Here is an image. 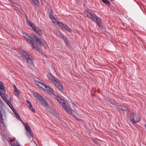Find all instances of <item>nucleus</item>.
<instances>
[{
	"label": "nucleus",
	"instance_id": "f257e3e1",
	"mask_svg": "<svg viewBox=\"0 0 146 146\" xmlns=\"http://www.w3.org/2000/svg\"><path fill=\"white\" fill-rule=\"evenodd\" d=\"M55 96L58 102L62 105L66 112L69 114H72L73 110L71 108L70 105L69 104H66L64 100L58 96L56 95Z\"/></svg>",
	"mask_w": 146,
	"mask_h": 146
},
{
	"label": "nucleus",
	"instance_id": "f03ea898",
	"mask_svg": "<svg viewBox=\"0 0 146 146\" xmlns=\"http://www.w3.org/2000/svg\"><path fill=\"white\" fill-rule=\"evenodd\" d=\"M85 13L88 18H90L94 21L96 22L97 23L98 26L101 29L103 27L101 24L100 19L97 17L94 13L88 10H86L85 11Z\"/></svg>",
	"mask_w": 146,
	"mask_h": 146
},
{
	"label": "nucleus",
	"instance_id": "7ed1b4c3",
	"mask_svg": "<svg viewBox=\"0 0 146 146\" xmlns=\"http://www.w3.org/2000/svg\"><path fill=\"white\" fill-rule=\"evenodd\" d=\"M20 51L21 53L23 54V56L25 58L27 64L29 65L30 64L31 65H33L34 59L31 55V54L23 50H21Z\"/></svg>",
	"mask_w": 146,
	"mask_h": 146
},
{
	"label": "nucleus",
	"instance_id": "20e7f679",
	"mask_svg": "<svg viewBox=\"0 0 146 146\" xmlns=\"http://www.w3.org/2000/svg\"><path fill=\"white\" fill-rule=\"evenodd\" d=\"M140 120V117L136 113L134 112L131 114L130 120L132 123L135 124L138 122Z\"/></svg>",
	"mask_w": 146,
	"mask_h": 146
},
{
	"label": "nucleus",
	"instance_id": "39448f33",
	"mask_svg": "<svg viewBox=\"0 0 146 146\" xmlns=\"http://www.w3.org/2000/svg\"><path fill=\"white\" fill-rule=\"evenodd\" d=\"M56 24L62 29H64L66 31L69 32H71L72 31L71 29L68 26L61 22L59 21H57Z\"/></svg>",
	"mask_w": 146,
	"mask_h": 146
},
{
	"label": "nucleus",
	"instance_id": "423d86ee",
	"mask_svg": "<svg viewBox=\"0 0 146 146\" xmlns=\"http://www.w3.org/2000/svg\"><path fill=\"white\" fill-rule=\"evenodd\" d=\"M23 36L25 38V39L29 44H31V42L34 39L33 37H31L29 36L27 33L24 32L23 33Z\"/></svg>",
	"mask_w": 146,
	"mask_h": 146
},
{
	"label": "nucleus",
	"instance_id": "0eeeda50",
	"mask_svg": "<svg viewBox=\"0 0 146 146\" xmlns=\"http://www.w3.org/2000/svg\"><path fill=\"white\" fill-rule=\"evenodd\" d=\"M23 36L25 38V39L29 44H31V42L34 39L33 37H31L29 36L27 33L24 32L23 33Z\"/></svg>",
	"mask_w": 146,
	"mask_h": 146
},
{
	"label": "nucleus",
	"instance_id": "6e6552de",
	"mask_svg": "<svg viewBox=\"0 0 146 146\" xmlns=\"http://www.w3.org/2000/svg\"><path fill=\"white\" fill-rule=\"evenodd\" d=\"M5 93H2L1 91H0V95L3 100L11 108L13 111V109L12 108V107L13 109L14 110H15L13 108L11 103L9 101V100L7 99V97L5 95Z\"/></svg>",
	"mask_w": 146,
	"mask_h": 146
},
{
	"label": "nucleus",
	"instance_id": "1a4fd4ad",
	"mask_svg": "<svg viewBox=\"0 0 146 146\" xmlns=\"http://www.w3.org/2000/svg\"><path fill=\"white\" fill-rule=\"evenodd\" d=\"M53 84L60 91L62 92L64 91V89L62 86L61 83L58 80L57 81L54 80Z\"/></svg>",
	"mask_w": 146,
	"mask_h": 146
},
{
	"label": "nucleus",
	"instance_id": "9d476101",
	"mask_svg": "<svg viewBox=\"0 0 146 146\" xmlns=\"http://www.w3.org/2000/svg\"><path fill=\"white\" fill-rule=\"evenodd\" d=\"M25 129L26 130L27 134L28 137L30 138L31 137H33V134L31 130L30 127L28 125V124H27L25 126Z\"/></svg>",
	"mask_w": 146,
	"mask_h": 146
},
{
	"label": "nucleus",
	"instance_id": "9b49d317",
	"mask_svg": "<svg viewBox=\"0 0 146 146\" xmlns=\"http://www.w3.org/2000/svg\"><path fill=\"white\" fill-rule=\"evenodd\" d=\"M48 78V80H50L52 81V83H53V82L54 80L57 81L58 79L54 77L53 76L51 73H48L47 74Z\"/></svg>",
	"mask_w": 146,
	"mask_h": 146
},
{
	"label": "nucleus",
	"instance_id": "f8f14e48",
	"mask_svg": "<svg viewBox=\"0 0 146 146\" xmlns=\"http://www.w3.org/2000/svg\"><path fill=\"white\" fill-rule=\"evenodd\" d=\"M26 23L27 25L28 26L31 27L33 30L36 29V27H37L35 26V25L32 22H31L27 20L26 21Z\"/></svg>",
	"mask_w": 146,
	"mask_h": 146
},
{
	"label": "nucleus",
	"instance_id": "ddd939ff",
	"mask_svg": "<svg viewBox=\"0 0 146 146\" xmlns=\"http://www.w3.org/2000/svg\"><path fill=\"white\" fill-rule=\"evenodd\" d=\"M60 36L61 38L63 39L64 42L67 45L69 46L70 45V44L68 42L67 37L64 35H63L62 33H60Z\"/></svg>",
	"mask_w": 146,
	"mask_h": 146
},
{
	"label": "nucleus",
	"instance_id": "4468645a",
	"mask_svg": "<svg viewBox=\"0 0 146 146\" xmlns=\"http://www.w3.org/2000/svg\"><path fill=\"white\" fill-rule=\"evenodd\" d=\"M29 44L32 46L33 48L35 50L38 52L40 51L39 49L38 48V47L36 46V44H35V42L33 40L32 41V42H31V44Z\"/></svg>",
	"mask_w": 146,
	"mask_h": 146
},
{
	"label": "nucleus",
	"instance_id": "2eb2a0df",
	"mask_svg": "<svg viewBox=\"0 0 146 146\" xmlns=\"http://www.w3.org/2000/svg\"><path fill=\"white\" fill-rule=\"evenodd\" d=\"M29 44L32 46L33 48L35 50L38 52L40 51L39 49L38 48V47L36 46V44H35V42L33 40L32 41V42H31V44Z\"/></svg>",
	"mask_w": 146,
	"mask_h": 146
},
{
	"label": "nucleus",
	"instance_id": "dca6fc26",
	"mask_svg": "<svg viewBox=\"0 0 146 146\" xmlns=\"http://www.w3.org/2000/svg\"><path fill=\"white\" fill-rule=\"evenodd\" d=\"M34 38L35 40L37 42L40 44V45L42 46H44V45L42 42L40 40L39 38L37 36H34Z\"/></svg>",
	"mask_w": 146,
	"mask_h": 146
},
{
	"label": "nucleus",
	"instance_id": "f3484780",
	"mask_svg": "<svg viewBox=\"0 0 146 146\" xmlns=\"http://www.w3.org/2000/svg\"><path fill=\"white\" fill-rule=\"evenodd\" d=\"M40 103L42 105H44L46 108H47L48 104L44 98L42 99L40 101Z\"/></svg>",
	"mask_w": 146,
	"mask_h": 146
},
{
	"label": "nucleus",
	"instance_id": "a211bd4d",
	"mask_svg": "<svg viewBox=\"0 0 146 146\" xmlns=\"http://www.w3.org/2000/svg\"><path fill=\"white\" fill-rule=\"evenodd\" d=\"M34 31L39 36H42V33L40 28L37 27Z\"/></svg>",
	"mask_w": 146,
	"mask_h": 146
},
{
	"label": "nucleus",
	"instance_id": "6ab92c4d",
	"mask_svg": "<svg viewBox=\"0 0 146 146\" xmlns=\"http://www.w3.org/2000/svg\"><path fill=\"white\" fill-rule=\"evenodd\" d=\"M46 88V90L48 92L51 93L53 95H56V94L54 90L52 89L50 87L48 86V87Z\"/></svg>",
	"mask_w": 146,
	"mask_h": 146
},
{
	"label": "nucleus",
	"instance_id": "aec40b11",
	"mask_svg": "<svg viewBox=\"0 0 146 146\" xmlns=\"http://www.w3.org/2000/svg\"><path fill=\"white\" fill-rule=\"evenodd\" d=\"M34 95L37 98L38 100L40 101L43 98L38 93L35 92L34 93Z\"/></svg>",
	"mask_w": 146,
	"mask_h": 146
},
{
	"label": "nucleus",
	"instance_id": "412c9836",
	"mask_svg": "<svg viewBox=\"0 0 146 146\" xmlns=\"http://www.w3.org/2000/svg\"><path fill=\"white\" fill-rule=\"evenodd\" d=\"M3 84L2 82H0V89L2 93H5V90L4 87L3 86Z\"/></svg>",
	"mask_w": 146,
	"mask_h": 146
},
{
	"label": "nucleus",
	"instance_id": "4be33fe9",
	"mask_svg": "<svg viewBox=\"0 0 146 146\" xmlns=\"http://www.w3.org/2000/svg\"><path fill=\"white\" fill-rule=\"evenodd\" d=\"M14 90H15V93L17 94H19V90H18L17 87H16V86L15 85H14Z\"/></svg>",
	"mask_w": 146,
	"mask_h": 146
},
{
	"label": "nucleus",
	"instance_id": "5701e85b",
	"mask_svg": "<svg viewBox=\"0 0 146 146\" xmlns=\"http://www.w3.org/2000/svg\"><path fill=\"white\" fill-rule=\"evenodd\" d=\"M10 144L11 146H21L17 141H16V143H11Z\"/></svg>",
	"mask_w": 146,
	"mask_h": 146
},
{
	"label": "nucleus",
	"instance_id": "b1692460",
	"mask_svg": "<svg viewBox=\"0 0 146 146\" xmlns=\"http://www.w3.org/2000/svg\"><path fill=\"white\" fill-rule=\"evenodd\" d=\"M34 3L36 6H38L39 4V1L38 0H31Z\"/></svg>",
	"mask_w": 146,
	"mask_h": 146
},
{
	"label": "nucleus",
	"instance_id": "393cba45",
	"mask_svg": "<svg viewBox=\"0 0 146 146\" xmlns=\"http://www.w3.org/2000/svg\"><path fill=\"white\" fill-rule=\"evenodd\" d=\"M104 3L106 4L107 5H110V3L109 1L107 0H103L102 1Z\"/></svg>",
	"mask_w": 146,
	"mask_h": 146
},
{
	"label": "nucleus",
	"instance_id": "a878e982",
	"mask_svg": "<svg viewBox=\"0 0 146 146\" xmlns=\"http://www.w3.org/2000/svg\"><path fill=\"white\" fill-rule=\"evenodd\" d=\"M30 110L32 111V112H33L34 113H35V109L33 108V106H32V107H30L29 108Z\"/></svg>",
	"mask_w": 146,
	"mask_h": 146
},
{
	"label": "nucleus",
	"instance_id": "bb28decb",
	"mask_svg": "<svg viewBox=\"0 0 146 146\" xmlns=\"http://www.w3.org/2000/svg\"><path fill=\"white\" fill-rule=\"evenodd\" d=\"M15 114L16 117L17 118V119H18L19 120H21V118L19 117V115L17 113H16Z\"/></svg>",
	"mask_w": 146,
	"mask_h": 146
},
{
	"label": "nucleus",
	"instance_id": "cd10ccee",
	"mask_svg": "<svg viewBox=\"0 0 146 146\" xmlns=\"http://www.w3.org/2000/svg\"><path fill=\"white\" fill-rule=\"evenodd\" d=\"M41 84L45 88H46L47 87H48V86L45 84L43 83H41Z\"/></svg>",
	"mask_w": 146,
	"mask_h": 146
},
{
	"label": "nucleus",
	"instance_id": "c85d7f7f",
	"mask_svg": "<svg viewBox=\"0 0 146 146\" xmlns=\"http://www.w3.org/2000/svg\"><path fill=\"white\" fill-rule=\"evenodd\" d=\"M49 16L50 17V18L51 19H54V16L52 15V14H50L49 15Z\"/></svg>",
	"mask_w": 146,
	"mask_h": 146
},
{
	"label": "nucleus",
	"instance_id": "c756f323",
	"mask_svg": "<svg viewBox=\"0 0 146 146\" xmlns=\"http://www.w3.org/2000/svg\"><path fill=\"white\" fill-rule=\"evenodd\" d=\"M93 141L95 144H96L98 145L99 144L98 143L97 141L95 140H93Z\"/></svg>",
	"mask_w": 146,
	"mask_h": 146
},
{
	"label": "nucleus",
	"instance_id": "7c9ffc66",
	"mask_svg": "<svg viewBox=\"0 0 146 146\" xmlns=\"http://www.w3.org/2000/svg\"><path fill=\"white\" fill-rule=\"evenodd\" d=\"M26 102L28 104V105L31 103L30 101L27 100H26Z\"/></svg>",
	"mask_w": 146,
	"mask_h": 146
},
{
	"label": "nucleus",
	"instance_id": "2f4dec72",
	"mask_svg": "<svg viewBox=\"0 0 146 146\" xmlns=\"http://www.w3.org/2000/svg\"><path fill=\"white\" fill-rule=\"evenodd\" d=\"M33 106L32 105H31V104H29L28 105V107L29 108L30 107H32V106Z\"/></svg>",
	"mask_w": 146,
	"mask_h": 146
},
{
	"label": "nucleus",
	"instance_id": "473e14b6",
	"mask_svg": "<svg viewBox=\"0 0 146 146\" xmlns=\"http://www.w3.org/2000/svg\"><path fill=\"white\" fill-rule=\"evenodd\" d=\"M76 119L78 121H80V120H81L80 119V118H78V117H76Z\"/></svg>",
	"mask_w": 146,
	"mask_h": 146
},
{
	"label": "nucleus",
	"instance_id": "72a5a7b5",
	"mask_svg": "<svg viewBox=\"0 0 146 146\" xmlns=\"http://www.w3.org/2000/svg\"><path fill=\"white\" fill-rule=\"evenodd\" d=\"M36 83L37 84H41V83H41L38 81H37Z\"/></svg>",
	"mask_w": 146,
	"mask_h": 146
},
{
	"label": "nucleus",
	"instance_id": "f704fd0d",
	"mask_svg": "<svg viewBox=\"0 0 146 146\" xmlns=\"http://www.w3.org/2000/svg\"><path fill=\"white\" fill-rule=\"evenodd\" d=\"M70 115H73V116L74 117H75V118H76V117H77L76 116H75V115L73 114V113L72 114H70Z\"/></svg>",
	"mask_w": 146,
	"mask_h": 146
},
{
	"label": "nucleus",
	"instance_id": "c9c22d12",
	"mask_svg": "<svg viewBox=\"0 0 146 146\" xmlns=\"http://www.w3.org/2000/svg\"><path fill=\"white\" fill-rule=\"evenodd\" d=\"M10 141V142H12V140L11 139L10 140H9Z\"/></svg>",
	"mask_w": 146,
	"mask_h": 146
},
{
	"label": "nucleus",
	"instance_id": "e433bc0d",
	"mask_svg": "<svg viewBox=\"0 0 146 146\" xmlns=\"http://www.w3.org/2000/svg\"><path fill=\"white\" fill-rule=\"evenodd\" d=\"M110 0L112 1H113L114 0Z\"/></svg>",
	"mask_w": 146,
	"mask_h": 146
},
{
	"label": "nucleus",
	"instance_id": "4c0bfd02",
	"mask_svg": "<svg viewBox=\"0 0 146 146\" xmlns=\"http://www.w3.org/2000/svg\"><path fill=\"white\" fill-rule=\"evenodd\" d=\"M102 1H103V0H102Z\"/></svg>",
	"mask_w": 146,
	"mask_h": 146
}]
</instances>
